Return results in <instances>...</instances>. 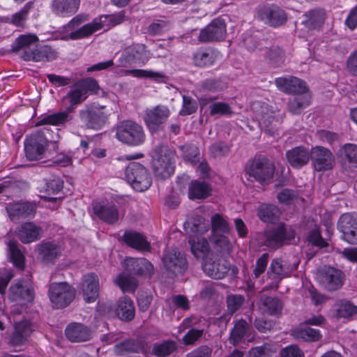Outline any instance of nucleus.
<instances>
[{"mask_svg":"<svg viewBox=\"0 0 357 357\" xmlns=\"http://www.w3.org/2000/svg\"><path fill=\"white\" fill-rule=\"evenodd\" d=\"M88 95L82 90L77 84L76 87L68 91L66 96L63 98L64 104H70V106L63 112H56L43 117L37 123V126L52 125L61 126L73 120V107L84 101Z\"/></svg>","mask_w":357,"mask_h":357,"instance_id":"1","label":"nucleus"},{"mask_svg":"<svg viewBox=\"0 0 357 357\" xmlns=\"http://www.w3.org/2000/svg\"><path fill=\"white\" fill-rule=\"evenodd\" d=\"M174 152L167 145L158 144L152 154L154 174L160 179H166L174 172Z\"/></svg>","mask_w":357,"mask_h":357,"instance_id":"2","label":"nucleus"},{"mask_svg":"<svg viewBox=\"0 0 357 357\" xmlns=\"http://www.w3.org/2000/svg\"><path fill=\"white\" fill-rule=\"evenodd\" d=\"M125 18L124 11L102 15L99 19H95L91 22L84 24L77 30L71 32L69 38L72 40H78L89 37L101 29L105 25L114 26L121 24L125 21Z\"/></svg>","mask_w":357,"mask_h":357,"instance_id":"3","label":"nucleus"},{"mask_svg":"<svg viewBox=\"0 0 357 357\" xmlns=\"http://www.w3.org/2000/svg\"><path fill=\"white\" fill-rule=\"evenodd\" d=\"M275 165L265 157L255 158L248 161L245 172L260 183H269L275 173Z\"/></svg>","mask_w":357,"mask_h":357,"instance_id":"4","label":"nucleus"},{"mask_svg":"<svg viewBox=\"0 0 357 357\" xmlns=\"http://www.w3.org/2000/svg\"><path fill=\"white\" fill-rule=\"evenodd\" d=\"M116 138L129 146H139L145 141V133L142 126L130 120L120 121L116 126Z\"/></svg>","mask_w":357,"mask_h":357,"instance_id":"5","label":"nucleus"},{"mask_svg":"<svg viewBox=\"0 0 357 357\" xmlns=\"http://www.w3.org/2000/svg\"><path fill=\"white\" fill-rule=\"evenodd\" d=\"M263 236L264 245L270 249L276 250L290 244L295 238V231L290 226L281 223L275 227L266 229Z\"/></svg>","mask_w":357,"mask_h":357,"instance_id":"6","label":"nucleus"},{"mask_svg":"<svg viewBox=\"0 0 357 357\" xmlns=\"http://www.w3.org/2000/svg\"><path fill=\"white\" fill-rule=\"evenodd\" d=\"M46 132H48V129L44 128L26 138L24 151L29 160L35 161L44 158L50 143L45 136Z\"/></svg>","mask_w":357,"mask_h":357,"instance_id":"7","label":"nucleus"},{"mask_svg":"<svg viewBox=\"0 0 357 357\" xmlns=\"http://www.w3.org/2000/svg\"><path fill=\"white\" fill-rule=\"evenodd\" d=\"M125 174L128 182L137 191H145L152 183L150 172L139 162H130L126 169Z\"/></svg>","mask_w":357,"mask_h":357,"instance_id":"8","label":"nucleus"},{"mask_svg":"<svg viewBox=\"0 0 357 357\" xmlns=\"http://www.w3.org/2000/svg\"><path fill=\"white\" fill-rule=\"evenodd\" d=\"M48 295L54 307L62 309L68 306L75 298V289L67 282L50 284Z\"/></svg>","mask_w":357,"mask_h":357,"instance_id":"9","label":"nucleus"},{"mask_svg":"<svg viewBox=\"0 0 357 357\" xmlns=\"http://www.w3.org/2000/svg\"><path fill=\"white\" fill-rule=\"evenodd\" d=\"M256 18L265 25L277 28L287 22V14L276 4H266L257 8Z\"/></svg>","mask_w":357,"mask_h":357,"instance_id":"10","label":"nucleus"},{"mask_svg":"<svg viewBox=\"0 0 357 357\" xmlns=\"http://www.w3.org/2000/svg\"><path fill=\"white\" fill-rule=\"evenodd\" d=\"M105 106H91L79 112V118L85 126L89 129L99 130L108 120L109 114L104 111Z\"/></svg>","mask_w":357,"mask_h":357,"instance_id":"11","label":"nucleus"},{"mask_svg":"<svg viewBox=\"0 0 357 357\" xmlns=\"http://www.w3.org/2000/svg\"><path fill=\"white\" fill-rule=\"evenodd\" d=\"M37 207L34 202H15L7 204L6 210L10 220L18 223L23 220L33 218Z\"/></svg>","mask_w":357,"mask_h":357,"instance_id":"12","label":"nucleus"},{"mask_svg":"<svg viewBox=\"0 0 357 357\" xmlns=\"http://www.w3.org/2000/svg\"><path fill=\"white\" fill-rule=\"evenodd\" d=\"M317 277L319 283L329 291L342 288L346 278L344 272L331 266H325L320 269Z\"/></svg>","mask_w":357,"mask_h":357,"instance_id":"13","label":"nucleus"},{"mask_svg":"<svg viewBox=\"0 0 357 357\" xmlns=\"http://www.w3.org/2000/svg\"><path fill=\"white\" fill-rule=\"evenodd\" d=\"M337 229L342 234V239L351 245L357 244L356 215L349 213L342 214L337 222Z\"/></svg>","mask_w":357,"mask_h":357,"instance_id":"14","label":"nucleus"},{"mask_svg":"<svg viewBox=\"0 0 357 357\" xmlns=\"http://www.w3.org/2000/svg\"><path fill=\"white\" fill-rule=\"evenodd\" d=\"M310 159L314 168L317 172L330 170L333 168L335 163L333 153L329 149L321 146L311 149Z\"/></svg>","mask_w":357,"mask_h":357,"instance_id":"15","label":"nucleus"},{"mask_svg":"<svg viewBox=\"0 0 357 357\" xmlns=\"http://www.w3.org/2000/svg\"><path fill=\"white\" fill-rule=\"evenodd\" d=\"M162 263L166 270L174 275L183 274L188 269V262L184 255L175 249L165 251Z\"/></svg>","mask_w":357,"mask_h":357,"instance_id":"16","label":"nucleus"},{"mask_svg":"<svg viewBox=\"0 0 357 357\" xmlns=\"http://www.w3.org/2000/svg\"><path fill=\"white\" fill-rule=\"evenodd\" d=\"M170 111L167 106L157 105L145 111L144 122L151 132H158L167 120Z\"/></svg>","mask_w":357,"mask_h":357,"instance_id":"17","label":"nucleus"},{"mask_svg":"<svg viewBox=\"0 0 357 357\" xmlns=\"http://www.w3.org/2000/svg\"><path fill=\"white\" fill-rule=\"evenodd\" d=\"M225 35L226 24L225 21L220 18H216L201 30L199 40L202 43L218 41L224 39Z\"/></svg>","mask_w":357,"mask_h":357,"instance_id":"18","label":"nucleus"},{"mask_svg":"<svg viewBox=\"0 0 357 357\" xmlns=\"http://www.w3.org/2000/svg\"><path fill=\"white\" fill-rule=\"evenodd\" d=\"M277 87L282 91L287 93L296 95L308 94V88L306 83L296 77H278L275 80Z\"/></svg>","mask_w":357,"mask_h":357,"instance_id":"19","label":"nucleus"},{"mask_svg":"<svg viewBox=\"0 0 357 357\" xmlns=\"http://www.w3.org/2000/svg\"><path fill=\"white\" fill-rule=\"evenodd\" d=\"M220 58V53L211 47L198 48L192 56V63L198 68H208L213 66Z\"/></svg>","mask_w":357,"mask_h":357,"instance_id":"20","label":"nucleus"},{"mask_svg":"<svg viewBox=\"0 0 357 357\" xmlns=\"http://www.w3.org/2000/svg\"><path fill=\"white\" fill-rule=\"evenodd\" d=\"M257 118L266 132L271 136L278 135L276 126L280 123V121L279 119L276 118L275 112L271 109L268 105H263L261 106V110L257 114Z\"/></svg>","mask_w":357,"mask_h":357,"instance_id":"21","label":"nucleus"},{"mask_svg":"<svg viewBox=\"0 0 357 357\" xmlns=\"http://www.w3.org/2000/svg\"><path fill=\"white\" fill-rule=\"evenodd\" d=\"M81 0H52V13L58 17L69 18L79 9Z\"/></svg>","mask_w":357,"mask_h":357,"instance_id":"22","label":"nucleus"},{"mask_svg":"<svg viewBox=\"0 0 357 357\" xmlns=\"http://www.w3.org/2000/svg\"><path fill=\"white\" fill-rule=\"evenodd\" d=\"M124 268L131 274L151 277L153 274V266L145 258H127L123 263Z\"/></svg>","mask_w":357,"mask_h":357,"instance_id":"23","label":"nucleus"},{"mask_svg":"<svg viewBox=\"0 0 357 357\" xmlns=\"http://www.w3.org/2000/svg\"><path fill=\"white\" fill-rule=\"evenodd\" d=\"M33 330L29 321L17 322L13 332L8 338V344L11 347H20L27 342Z\"/></svg>","mask_w":357,"mask_h":357,"instance_id":"24","label":"nucleus"},{"mask_svg":"<svg viewBox=\"0 0 357 357\" xmlns=\"http://www.w3.org/2000/svg\"><path fill=\"white\" fill-rule=\"evenodd\" d=\"M10 298L13 301L31 302L34 291L29 281L20 280L10 287Z\"/></svg>","mask_w":357,"mask_h":357,"instance_id":"25","label":"nucleus"},{"mask_svg":"<svg viewBox=\"0 0 357 357\" xmlns=\"http://www.w3.org/2000/svg\"><path fill=\"white\" fill-rule=\"evenodd\" d=\"M296 268V266L289 265L287 261L277 258L272 260L267 274L269 278L278 283L284 278L289 276Z\"/></svg>","mask_w":357,"mask_h":357,"instance_id":"26","label":"nucleus"},{"mask_svg":"<svg viewBox=\"0 0 357 357\" xmlns=\"http://www.w3.org/2000/svg\"><path fill=\"white\" fill-rule=\"evenodd\" d=\"M65 333L68 340L72 342L89 341L92 336L90 328L81 323H71L66 328Z\"/></svg>","mask_w":357,"mask_h":357,"instance_id":"27","label":"nucleus"},{"mask_svg":"<svg viewBox=\"0 0 357 357\" xmlns=\"http://www.w3.org/2000/svg\"><path fill=\"white\" fill-rule=\"evenodd\" d=\"M38 256L45 263H54L62 252L61 246L52 241H42L37 245Z\"/></svg>","mask_w":357,"mask_h":357,"instance_id":"28","label":"nucleus"},{"mask_svg":"<svg viewBox=\"0 0 357 357\" xmlns=\"http://www.w3.org/2000/svg\"><path fill=\"white\" fill-rule=\"evenodd\" d=\"M99 290V279L96 274L91 273L84 276L82 291L84 299L86 302H94L98 297Z\"/></svg>","mask_w":357,"mask_h":357,"instance_id":"29","label":"nucleus"},{"mask_svg":"<svg viewBox=\"0 0 357 357\" xmlns=\"http://www.w3.org/2000/svg\"><path fill=\"white\" fill-rule=\"evenodd\" d=\"M17 236L23 243H30L42 237L43 229L33 222H25L17 229Z\"/></svg>","mask_w":357,"mask_h":357,"instance_id":"30","label":"nucleus"},{"mask_svg":"<svg viewBox=\"0 0 357 357\" xmlns=\"http://www.w3.org/2000/svg\"><path fill=\"white\" fill-rule=\"evenodd\" d=\"M203 270L208 276L220 280L227 275L229 268L225 260L218 259L215 261L206 260L203 264Z\"/></svg>","mask_w":357,"mask_h":357,"instance_id":"31","label":"nucleus"},{"mask_svg":"<svg viewBox=\"0 0 357 357\" xmlns=\"http://www.w3.org/2000/svg\"><path fill=\"white\" fill-rule=\"evenodd\" d=\"M250 325L243 319L234 321V327L231 330L229 342L234 347L244 342V338L250 335Z\"/></svg>","mask_w":357,"mask_h":357,"instance_id":"32","label":"nucleus"},{"mask_svg":"<svg viewBox=\"0 0 357 357\" xmlns=\"http://www.w3.org/2000/svg\"><path fill=\"white\" fill-rule=\"evenodd\" d=\"M286 158L292 167L299 169L308 163L310 152L303 146H296L287 151Z\"/></svg>","mask_w":357,"mask_h":357,"instance_id":"33","label":"nucleus"},{"mask_svg":"<svg viewBox=\"0 0 357 357\" xmlns=\"http://www.w3.org/2000/svg\"><path fill=\"white\" fill-rule=\"evenodd\" d=\"M115 314L123 321H132L135 316V307L131 298L128 296L120 298L116 304Z\"/></svg>","mask_w":357,"mask_h":357,"instance_id":"34","label":"nucleus"},{"mask_svg":"<svg viewBox=\"0 0 357 357\" xmlns=\"http://www.w3.org/2000/svg\"><path fill=\"white\" fill-rule=\"evenodd\" d=\"M125 62L135 61L145 64L151 58V52L143 44H132L125 50Z\"/></svg>","mask_w":357,"mask_h":357,"instance_id":"35","label":"nucleus"},{"mask_svg":"<svg viewBox=\"0 0 357 357\" xmlns=\"http://www.w3.org/2000/svg\"><path fill=\"white\" fill-rule=\"evenodd\" d=\"M57 52L49 45L39 46L23 56L24 60L33 61H50L56 59Z\"/></svg>","mask_w":357,"mask_h":357,"instance_id":"36","label":"nucleus"},{"mask_svg":"<svg viewBox=\"0 0 357 357\" xmlns=\"http://www.w3.org/2000/svg\"><path fill=\"white\" fill-rule=\"evenodd\" d=\"M93 209L94 213L107 223L114 224L119 220V211L114 204L101 205L96 203L93 204Z\"/></svg>","mask_w":357,"mask_h":357,"instance_id":"37","label":"nucleus"},{"mask_svg":"<svg viewBox=\"0 0 357 357\" xmlns=\"http://www.w3.org/2000/svg\"><path fill=\"white\" fill-rule=\"evenodd\" d=\"M304 17V25L309 29H317L324 24L326 13L324 8H317L306 12Z\"/></svg>","mask_w":357,"mask_h":357,"instance_id":"38","label":"nucleus"},{"mask_svg":"<svg viewBox=\"0 0 357 357\" xmlns=\"http://www.w3.org/2000/svg\"><path fill=\"white\" fill-rule=\"evenodd\" d=\"M123 241L129 246L142 251H149V243L142 234L134 231H126L123 236Z\"/></svg>","mask_w":357,"mask_h":357,"instance_id":"39","label":"nucleus"},{"mask_svg":"<svg viewBox=\"0 0 357 357\" xmlns=\"http://www.w3.org/2000/svg\"><path fill=\"white\" fill-rule=\"evenodd\" d=\"M310 102L311 96L310 94L296 95L289 98L287 109L291 114L298 115L310 105Z\"/></svg>","mask_w":357,"mask_h":357,"instance_id":"40","label":"nucleus"},{"mask_svg":"<svg viewBox=\"0 0 357 357\" xmlns=\"http://www.w3.org/2000/svg\"><path fill=\"white\" fill-rule=\"evenodd\" d=\"M260 302L264 313L277 317L281 316L283 303L278 298L264 296L261 298Z\"/></svg>","mask_w":357,"mask_h":357,"instance_id":"41","label":"nucleus"},{"mask_svg":"<svg viewBox=\"0 0 357 357\" xmlns=\"http://www.w3.org/2000/svg\"><path fill=\"white\" fill-rule=\"evenodd\" d=\"M211 188L204 181H192L188 188V197L190 199H205L210 195Z\"/></svg>","mask_w":357,"mask_h":357,"instance_id":"42","label":"nucleus"},{"mask_svg":"<svg viewBox=\"0 0 357 357\" xmlns=\"http://www.w3.org/2000/svg\"><path fill=\"white\" fill-rule=\"evenodd\" d=\"M8 255L13 265L22 270L24 266V255L20 249V244L15 241H9L8 244Z\"/></svg>","mask_w":357,"mask_h":357,"instance_id":"43","label":"nucleus"},{"mask_svg":"<svg viewBox=\"0 0 357 357\" xmlns=\"http://www.w3.org/2000/svg\"><path fill=\"white\" fill-rule=\"evenodd\" d=\"M38 41V38L36 35H21L16 39L15 45L12 48L14 52L24 50V55H26V53H29L32 50L35 49L33 47Z\"/></svg>","mask_w":357,"mask_h":357,"instance_id":"44","label":"nucleus"},{"mask_svg":"<svg viewBox=\"0 0 357 357\" xmlns=\"http://www.w3.org/2000/svg\"><path fill=\"white\" fill-rule=\"evenodd\" d=\"M280 211L278 206L271 204H262L257 209V215L264 222H273L280 216Z\"/></svg>","mask_w":357,"mask_h":357,"instance_id":"45","label":"nucleus"},{"mask_svg":"<svg viewBox=\"0 0 357 357\" xmlns=\"http://www.w3.org/2000/svg\"><path fill=\"white\" fill-rule=\"evenodd\" d=\"M335 316L337 318H349L357 314V305L351 301L342 299L334 305Z\"/></svg>","mask_w":357,"mask_h":357,"instance_id":"46","label":"nucleus"},{"mask_svg":"<svg viewBox=\"0 0 357 357\" xmlns=\"http://www.w3.org/2000/svg\"><path fill=\"white\" fill-rule=\"evenodd\" d=\"M117 354L123 356L131 353H139L143 349L142 342L137 340L128 339L115 345Z\"/></svg>","mask_w":357,"mask_h":357,"instance_id":"47","label":"nucleus"},{"mask_svg":"<svg viewBox=\"0 0 357 357\" xmlns=\"http://www.w3.org/2000/svg\"><path fill=\"white\" fill-rule=\"evenodd\" d=\"M291 335L295 339L305 342H316L321 337L319 330L309 326L296 328L292 331Z\"/></svg>","mask_w":357,"mask_h":357,"instance_id":"48","label":"nucleus"},{"mask_svg":"<svg viewBox=\"0 0 357 357\" xmlns=\"http://www.w3.org/2000/svg\"><path fill=\"white\" fill-rule=\"evenodd\" d=\"M191 252L196 258L204 257L209 250V245L204 238L190 237L189 240Z\"/></svg>","mask_w":357,"mask_h":357,"instance_id":"49","label":"nucleus"},{"mask_svg":"<svg viewBox=\"0 0 357 357\" xmlns=\"http://www.w3.org/2000/svg\"><path fill=\"white\" fill-rule=\"evenodd\" d=\"M177 349V344L173 340H166L155 343L153 346L152 353L158 357H166Z\"/></svg>","mask_w":357,"mask_h":357,"instance_id":"50","label":"nucleus"},{"mask_svg":"<svg viewBox=\"0 0 357 357\" xmlns=\"http://www.w3.org/2000/svg\"><path fill=\"white\" fill-rule=\"evenodd\" d=\"M211 223L213 234H228L230 231L229 222L219 213H215L211 216Z\"/></svg>","mask_w":357,"mask_h":357,"instance_id":"51","label":"nucleus"},{"mask_svg":"<svg viewBox=\"0 0 357 357\" xmlns=\"http://www.w3.org/2000/svg\"><path fill=\"white\" fill-rule=\"evenodd\" d=\"M115 282L123 291L133 292L137 287L136 280L125 274H119Z\"/></svg>","mask_w":357,"mask_h":357,"instance_id":"52","label":"nucleus"},{"mask_svg":"<svg viewBox=\"0 0 357 357\" xmlns=\"http://www.w3.org/2000/svg\"><path fill=\"white\" fill-rule=\"evenodd\" d=\"M340 155L350 164L357 166V145L346 144L340 149Z\"/></svg>","mask_w":357,"mask_h":357,"instance_id":"53","label":"nucleus"},{"mask_svg":"<svg viewBox=\"0 0 357 357\" xmlns=\"http://www.w3.org/2000/svg\"><path fill=\"white\" fill-rule=\"evenodd\" d=\"M123 75H132L136 77H149L155 80H160L164 78V75L153 70H146L141 69L126 70L123 71Z\"/></svg>","mask_w":357,"mask_h":357,"instance_id":"54","label":"nucleus"},{"mask_svg":"<svg viewBox=\"0 0 357 357\" xmlns=\"http://www.w3.org/2000/svg\"><path fill=\"white\" fill-rule=\"evenodd\" d=\"M183 158L191 162L197 163L199 160V151L197 146L193 144H185L181 146Z\"/></svg>","mask_w":357,"mask_h":357,"instance_id":"55","label":"nucleus"},{"mask_svg":"<svg viewBox=\"0 0 357 357\" xmlns=\"http://www.w3.org/2000/svg\"><path fill=\"white\" fill-rule=\"evenodd\" d=\"M266 57L274 66H278L284 63L285 55L279 47H272L266 54Z\"/></svg>","mask_w":357,"mask_h":357,"instance_id":"56","label":"nucleus"},{"mask_svg":"<svg viewBox=\"0 0 357 357\" xmlns=\"http://www.w3.org/2000/svg\"><path fill=\"white\" fill-rule=\"evenodd\" d=\"M77 84L86 95L88 92L92 94H99V91L101 90L98 82L92 77L82 79L77 82Z\"/></svg>","mask_w":357,"mask_h":357,"instance_id":"57","label":"nucleus"},{"mask_svg":"<svg viewBox=\"0 0 357 357\" xmlns=\"http://www.w3.org/2000/svg\"><path fill=\"white\" fill-rule=\"evenodd\" d=\"M307 240L312 245L320 248H325L328 245L327 241L322 238L320 230L317 227H314L309 231L307 236Z\"/></svg>","mask_w":357,"mask_h":357,"instance_id":"58","label":"nucleus"},{"mask_svg":"<svg viewBox=\"0 0 357 357\" xmlns=\"http://www.w3.org/2000/svg\"><path fill=\"white\" fill-rule=\"evenodd\" d=\"M204 333V329L192 328L183 337L182 342L185 346L194 345L203 337Z\"/></svg>","mask_w":357,"mask_h":357,"instance_id":"59","label":"nucleus"},{"mask_svg":"<svg viewBox=\"0 0 357 357\" xmlns=\"http://www.w3.org/2000/svg\"><path fill=\"white\" fill-rule=\"evenodd\" d=\"M33 5L32 1L27 2L19 12L12 16L11 23L15 26H22L26 20L28 13L33 8Z\"/></svg>","mask_w":357,"mask_h":357,"instance_id":"60","label":"nucleus"},{"mask_svg":"<svg viewBox=\"0 0 357 357\" xmlns=\"http://www.w3.org/2000/svg\"><path fill=\"white\" fill-rule=\"evenodd\" d=\"M63 181L58 176H53L52 178L45 180V186L43 188L48 195L58 193L63 188Z\"/></svg>","mask_w":357,"mask_h":357,"instance_id":"61","label":"nucleus"},{"mask_svg":"<svg viewBox=\"0 0 357 357\" xmlns=\"http://www.w3.org/2000/svg\"><path fill=\"white\" fill-rule=\"evenodd\" d=\"M245 302V297L240 294H231L227 297V305L231 314L238 310Z\"/></svg>","mask_w":357,"mask_h":357,"instance_id":"62","label":"nucleus"},{"mask_svg":"<svg viewBox=\"0 0 357 357\" xmlns=\"http://www.w3.org/2000/svg\"><path fill=\"white\" fill-rule=\"evenodd\" d=\"M185 225L190 227V231L197 235H202L208 229V226L202 223V218H201L197 220L190 219L185 222Z\"/></svg>","mask_w":357,"mask_h":357,"instance_id":"63","label":"nucleus"},{"mask_svg":"<svg viewBox=\"0 0 357 357\" xmlns=\"http://www.w3.org/2000/svg\"><path fill=\"white\" fill-rule=\"evenodd\" d=\"M197 109V103L192 98L183 96V107L179 114L181 116L190 115L195 113Z\"/></svg>","mask_w":357,"mask_h":357,"instance_id":"64","label":"nucleus"}]
</instances>
